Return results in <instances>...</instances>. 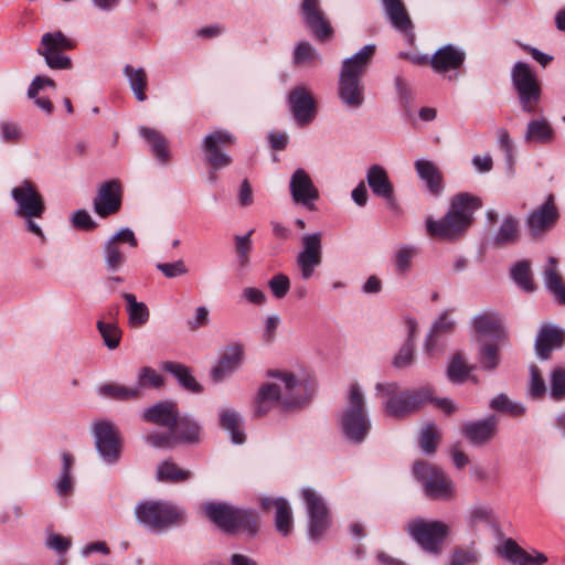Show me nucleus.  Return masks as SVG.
Returning a JSON list of instances; mask_svg holds the SVG:
<instances>
[{"label":"nucleus","mask_w":565,"mask_h":565,"mask_svg":"<svg viewBox=\"0 0 565 565\" xmlns=\"http://www.w3.org/2000/svg\"><path fill=\"white\" fill-rule=\"evenodd\" d=\"M415 169L418 177L428 186L429 191L434 195L440 194L443 190V173L435 163L429 160L420 159L415 162Z\"/></svg>","instance_id":"72a5a7b5"},{"label":"nucleus","mask_w":565,"mask_h":565,"mask_svg":"<svg viewBox=\"0 0 565 565\" xmlns=\"http://www.w3.org/2000/svg\"><path fill=\"white\" fill-rule=\"evenodd\" d=\"M302 498L309 514V536L318 540L330 524L328 508L317 492L311 489L302 490Z\"/></svg>","instance_id":"2eb2a0df"},{"label":"nucleus","mask_w":565,"mask_h":565,"mask_svg":"<svg viewBox=\"0 0 565 565\" xmlns=\"http://www.w3.org/2000/svg\"><path fill=\"white\" fill-rule=\"evenodd\" d=\"M121 207V186L119 181L109 180L102 184L94 199V211L100 217L116 214Z\"/></svg>","instance_id":"6ab92c4d"},{"label":"nucleus","mask_w":565,"mask_h":565,"mask_svg":"<svg viewBox=\"0 0 565 565\" xmlns=\"http://www.w3.org/2000/svg\"><path fill=\"white\" fill-rule=\"evenodd\" d=\"M555 137V131L551 124L545 119L531 120L524 135L526 142L550 143Z\"/></svg>","instance_id":"58836bf2"},{"label":"nucleus","mask_w":565,"mask_h":565,"mask_svg":"<svg viewBox=\"0 0 565 565\" xmlns=\"http://www.w3.org/2000/svg\"><path fill=\"white\" fill-rule=\"evenodd\" d=\"M263 508L266 510L274 508L275 527L279 534L288 536L294 525L292 511L288 501L284 498L264 499Z\"/></svg>","instance_id":"c756f323"},{"label":"nucleus","mask_w":565,"mask_h":565,"mask_svg":"<svg viewBox=\"0 0 565 565\" xmlns=\"http://www.w3.org/2000/svg\"><path fill=\"white\" fill-rule=\"evenodd\" d=\"M97 329L104 340L105 345L109 350L118 348L121 338V331L116 323L99 320L97 322Z\"/></svg>","instance_id":"8fccbe9b"},{"label":"nucleus","mask_w":565,"mask_h":565,"mask_svg":"<svg viewBox=\"0 0 565 565\" xmlns=\"http://www.w3.org/2000/svg\"><path fill=\"white\" fill-rule=\"evenodd\" d=\"M124 299L127 302L128 320L130 326H143L150 317V312L146 303L137 301L136 296L129 292L124 294Z\"/></svg>","instance_id":"ea45409f"},{"label":"nucleus","mask_w":565,"mask_h":565,"mask_svg":"<svg viewBox=\"0 0 565 565\" xmlns=\"http://www.w3.org/2000/svg\"><path fill=\"white\" fill-rule=\"evenodd\" d=\"M366 180L374 195L385 199L388 207L395 213L401 212V206L394 196L393 184L383 167L371 166L367 170Z\"/></svg>","instance_id":"aec40b11"},{"label":"nucleus","mask_w":565,"mask_h":565,"mask_svg":"<svg viewBox=\"0 0 565 565\" xmlns=\"http://www.w3.org/2000/svg\"><path fill=\"white\" fill-rule=\"evenodd\" d=\"M290 110L296 121L303 126L310 124L316 117V104L310 92L298 86L289 94Z\"/></svg>","instance_id":"412c9836"},{"label":"nucleus","mask_w":565,"mask_h":565,"mask_svg":"<svg viewBox=\"0 0 565 565\" xmlns=\"http://www.w3.org/2000/svg\"><path fill=\"white\" fill-rule=\"evenodd\" d=\"M491 408L498 412L507 413L514 417H521L525 414V406L511 401L507 395L495 396L490 404Z\"/></svg>","instance_id":"09e8293b"},{"label":"nucleus","mask_w":565,"mask_h":565,"mask_svg":"<svg viewBox=\"0 0 565 565\" xmlns=\"http://www.w3.org/2000/svg\"><path fill=\"white\" fill-rule=\"evenodd\" d=\"M11 196L15 203V216L26 221L29 232L44 238L41 227L33 221L41 218L45 212L44 198L39 186L33 181L25 179L12 188Z\"/></svg>","instance_id":"0eeeda50"},{"label":"nucleus","mask_w":565,"mask_h":565,"mask_svg":"<svg viewBox=\"0 0 565 565\" xmlns=\"http://www.w3.org/2000/svg\"><path fill=\"white\" fill-rule=\"evenodd\" d=\"M376 391L383 395H392L384 406L386 415L394 418H405L418 411L426 403L433 401L434 392L430 387H420L413 391L396 393L398 385L395 382L377 383Z\"/></svg>","instance_id":"39448f33"},{"label":"nucleus","mask_w":565,"mask_h":565,"mask_svg":"<svg viewBox=\"0 0 565 565\" xmlns=\"http://www.w3.org/2000/svg\"><path fill=\"white\" fill-rule=\"evenodd\" d=\"M498 420L494 416L468 422L461 426V433L475 445L489 443L497 435Z\"/></svg>","instance_id":"393cba45"},{"label":"nucleus","mask_w":565,"mask_h":565,"mask_svg":"<svg viewBox=\"0 0 565 565\" xmlns=\"http://www.w3.org/2000/svg\"><path fill=\"white\" fill-rule=\"evenodd\" d=\"M473 328L480 335L492 338L497 341H504L508 339V333L503 328L502 318L494 311L477 315L473 318Z\"/></svg>","instance_id":"c85d7f7f"},{"label":"nucleus","mask_w":565,"mask_h":565,"mask_svg":"<svg viewBox=\"0 0 565 565\" xmlns=\"http://www.w3.org/2000/svg\"><path fill=\"white\" fill-rule=\"evenodd\" d=\"M305 23L313 36L319 41L329 40L333 35V28L326 17L324 11H321L320 13L307 19Z\"/></svg>","instance_id":"c03bdc74"},{"label":"nucleus","mask_w":565,"mask_h":565,"mask_svg":"<svg viewBox=\"0 0 565 565\" xmlns=\"http://www.w3.org/2000/svg\"><path fill=\"white\" fill-rule=\"evenodd\" d=\"M268 286L273 295L277 299L284 298L289 288H290V281L289 278L284 274L275 275L269 281Z\"/></svg>","instance_id":"69168bd1"},{"label":"nucleus","mask_w":565,"mask_h":565,"mask_svg":"<svg viewBox=\"0 0 565 565\" xmlns=\"http://www.w3.org/2000/svg\"><path fill=\"white\" fill-rule=\"evenodd\" d=\"M73 465V458L68 452L62 454V472L56 481V492L58 495L68 494L73 490V483L71 479V469Z\"/></svg>","instance_id":"de8ad7c7"},{"label":"nucleus","mask_w":565,"mask_h":565,"mask_svg":"<svg viewBox=\"0 0 565 565\" xmlns=\"http://www.w3.org/2000/svg\"><path fill=\"white\" fill-rule=\"evenodd\" d=\"M454 321L449 318L448 312H443L439 318L433 324L429 334L426 339L425 348L430 351L434 347V337L439 333H447L452 331Z\"/></svg>","instance_id":"3c124183"},{"label":"nucleus","mask_w":565,"mask_h":565,"mask_svg":"<svg viewBox=\"0 0 565 565\" xmlns=\"http://www.w3.org/2000/svg\"><path fill=\"white\" fill-rule=\"evenodd\" d=\"M175 445H198L201 443V425L190 416L178 415L170 427Z\"/></svg>","instance_id":"a878e982"},{"label":"nucleus","mask_w":565,"mask_h":565,"mask_svg":"<svg viewBox=\"0 0 565 565\" xmlns=\"http://www.w3.org/2000/svg\"><path fill=\"white\" fill-rule=\"evenodd\" d=\"M162 370L172 374L179 384L189 392L200 393L202 392V385L192 375L189 366L177 363V362H164Z\"/></svg>","instance_id":"f704fd0d"},{"label":"nucleus","mask_w":565,"mask_h":565,"mask_svg":"<svg viewBox=\"0 0 565 565\" xmlns=\"http://www.w3.org/2000/svg\"><path fill=\"white\" fill-rule=\"evenodd\" d=\"M466 58L462 50L448 44L438 49L430 57L429 64L437 73H446L459 68Z\"/></svg>","instance_id":"cd10ccee"},{"label":"nucleus","mask_w":565,"mask_h":565,"mask_svg":"<svg viewBox=\"0 0 565 565\" xmlns=\"http://www.w3.org/2000/svg\"><path fill=\"white\" fill-rule=\"evenodd\" d=\"M99 394L111 399L128 401L140 397V387L111 383L100 386Z\"/></svg>","instance_id":"37998d69"},{"label":"nucleus","mask_w":565,"mask_h":565,"mask_svg":"<svg viewBox=\"0 0 565 565\" xmlns=\"http://www.w3.org/2000/svg\"><path fill=\"white\" fill-rule=\"evenodd\" d=\"M135 514L139 523L163 531L180 524L185 519V511L166 501H143L136 505Z\"/></svg>","instance_id":"6e6552de"},{"label":"nucleus","mask_w":565,"mask_h":565,"mask_svg":"<svg viewBox=\"0 0 565 565\" xmlns=\"http://www.w3.org/2000/svg\"><path fill=\"white\" fill-rule=\"evenodd\" d=\"M220 425L223 429L227 430L234 444H243L246 439L245 433L241 429L242 417L241 415L230 408L220 411Z\"/></svg>","instance_id":"4c0bfd02"},{"label":"nucleus","mask_w":565,"mask_h":565,"mask_svg":"<svg viewBox=\"0 0 565 565\" xmlns=\"http://www.w3.org/2000/svg\"><path fill=\"white\" fill-rule=\"evenodd\" d=\"M565 344V330L553 323H543L535 338V353L541 360H548L553 350Z\"/></svg>","instance_id":"a211bd4d"},{"label":"nucleus","mask_w":565,"mask_h":565,"mask_svg":"<svg viewBox=\"0 0 565 565\" xmlns=\"http://www.w3.org/2000/svg\"><path fill=\"white\" fill-rule=\"evenodd\" d=\"M202 510L225 533L244 532L254 536L258 532L259 519L254 511L238 509L227 503L214 502L203 504Z\"/></svg>","instance_id":"20e7f679"},{"label":"nucleus","mask_w":565,"mask_h":565,"mask_svg":"<svg viewBox=\"0 0 565 565\" xmlns=\"http://www.w3.org/2000/svg\"><path fill=\"white\" fill-rule=\"evenodd\" d=\"M544 284L555 300L565 306V282L557 268V259L550 257L543 274Z\"/></svg>","instance_id":"473e14b6"},{"label":"nucleus","mask_w":565,"mask_h":565,"mask_svg":"<svg viewBox=\"0 0 565 565\" xmlns=\"http://www.w3.org/2000/svg\"><path fill=\"white\" fill-rule=\"evenodd\" d=\"M341 426L344 436L354 444L363 443L371 430L364 394L358 383H352L349 386Z\"/></svg>","instance_id":"423d86ee"},{"label":"nucleus","mask_w":565,"mask_h":565,"mask_svg":"<svg viewBox=\"0 0 565 565\" xmlns=\"http://www.w3.org/2000/svg\"><path fill=\"white\" fill-rule=\"evenodd\" d=\"M551 382V396L555 401H561L565 397V369L562 366L555 367L550 377Z\"/></svg>","instance_id":"5fc2aeb1"},{"label":"nucleus","mask_w":565,"mask_h":565,"mask_svg":"<svg viewBox=\"0 0 565 565\" xmlns=\"http://www.w3.org/2000/svg\"><path fill=\"white\" fill-rule=\"evenodd\" d=\"M519 234V221L515 217L508 215L503 218L494 236V243L499 246L513 244L518 241Z\"/></svg>","instance_id":"a19ab883"},{"label":"nucleus","mask_w":565,"mask_h":565,"mask_svg":"<svg viewBox=\"0 0 565 565\" xmlns=\"http://www.w3.org/2000/svg\"><path fill=\"white\" fill-rule=\"evenodd\" d=\"M511 81L522 110L535 115L542 96L541 83L532 67L516 62L511 70Z\"/></svg>","instance_id":"1a4fd4ad"},{"label":"nucleus","mask_w":565,"mask_h":565,"mask_svg":"<svg viewBox=\"0 0 565 565\" xmlns=\"http://www.w3.org/2000/svg\"><path fill=\"white\" fill-rule=\"evenodd\" d=\"M235 143V137L227 130H214L207 134L201 143L205 162L213 169L209 179L216 180L215 171L226 168L232 163V157L225 151Z\"/></svg>","instance_id":"9b49d317"},{"label":"nucleus","mask_w":565,"mask_h":565,"mask_svg":"<svg viewBox=\"0 0 565 565\" xmlns=\"http://www.w3.org/2000/svg\"><path fill=\"white\" fill-rule=\"evenodd\" d=\"M192 472L188 469L181 468L172 460H164L157 467L156 478L161 482L181 483L189 480Z\"/></svg>","instance_id":"e433bc0d"},{"label":"nucleus","mask_w":565,"mask_h":565,"mask_svg":"<svg viewBox=\"0 0 565 565\" xmlns=\"http://www.w3.org/2000/svg\"><path fill=\"white\" fill-rule=\"evenodd\" d=\"M406 532L425 552L438 555L449 526L441 521L417 519L407 524Z\"/></svg>","instance_id":"9d476101"},{"label":"nucleus","mask_w":565,"mask_h":565,"mask_svg":"<svg viewBox=\"0 0 565 565\" xmlns=\"http://www.w3.org/2000/svg\"><path fill=\"white\" fill-rule=\"evenodd\" d=\"M139 134L150 145L151 151L157 159L162 163H167L170 159L167 138L160 131L148 127H141Z\"/></svg>","instance_id":"c9c22d12"},{"label":"nucleus","mask_w":565,"mask_h":565,"mask_svg":"<svg viewBox=\"0 0 565 565\" xmlns=\"http://www.w3.org/2000/svg\"><path fill=\"white\" fill-rule=\"evenodd\" d=\"M501 555L513 565H542L547 557L537 551L527 553L513 539H507L500 550Z\"/></svg>","instance_id":"bb28decb"},{"label":"nucleus","mask_w":565,"mask_h":565,"mask_svg":"<svg viewBox=\"0 0 565 565\" xmlns=\"http://www.w3.org/2000/svg\"><path fill=\"white\" fill-rule=\"evenodd\" d=\"M511 277L524 291H533L535 286L532 280L531 265L527 260L518 262L511 268Z\"/></svg>","instance_id":"a18cd8bd"},{"label":"nucleus","mask_w":565,"mask_h":565,"mask_svg":"<svg viewBox=\"0 0 565 565\" xmlns=\"http://www.w3.org/2000/svg\"><path fill=\"white\" fill-rule=\"evenodd\" d=\"M315 60H320V54L309 42L303 41L296 45L294 51V62L296 64H303Z\"/></svg>","instance_id":"13d9d810"},{"label":"nucleus","mask_w":565,"mask_h":565,"mask_svg":"<svg viewBox=\"0 0 565 565\" xmlns=\"http://www.w3.org/2000/svg\"><path fill=\"white\" fill-rule=\"evenodd\" d=\"M289 189L295 203L302 204L309 210L315 209L313 203L319 199V191L308 172L297 169L290 178Z\"/></svg>","instance_id":"f3484780"},{"label":"nucleus","mask_w":565,"mask_h":565,"mask_svg":"<svg viewBox=\"0 0 565 565\" xmlns=\"http://www.w3.org/2000/svg\"><path fill=\"white\" fill-rule=\"evenodd\" d=\"M544 284L555 300L565 306V282L557 268V259L550 257L543 274Z\"/></svg>","instance_id":"2f4dec72"},{"label":"nucleus","mask_w":565,"mask_h":565,"mask_svg":"<svg viewBox=\"0 0 565 565\" xmlns=\"http://www.w3.org/2000/svg\"><path fill=\"white\" fill-rule=\"evenodd\" d=\"M414 342L406 341L399 349L398 353L393 359V365L397 369H403L412 364L414 360Z\"/></svg>","instance_id":"e2e57ef3"},{"label":"nucleus","mask_w":565,"mask_h":565,"mask_svg":"<svg viewBox=\"0 0 565 565\" xmlns=\"http://www.w3.org/2000/svg\"><path fill=\"white\" fill-rule=\"evenodd\" d=\"M439 434L434 424H427L422 429L420 446L426 454L435 452Z\"/></svg>","instance_id":"4d7b16f0"},{"label":"nucleus","mask_w":565,"mask_h":565,"mask_svg":"<svg viewBox=\"0 0 565 565\" xmlns=\"http://www.w3.org/2000/svg\"><path fill=\"white\" fill-rule=\"evenodd\" d=\"M72 223L74 227L78 230H93L96 227V223L92 220L89 213L86 210H77L72 215Z\"/></svg>","instance_id":"774afa93"},{"label":"nucleus","mask_w":565,"mask_h":565,"mask_svg":"<svg viewBox=\"0 0 565 565\" xmlns=\"http://www.w3.org/2000/svg\"><path fill=\"white\" fill-rule=\"evenodd\" d=\"M478 556L472 550L458 548L454 552L449 565H475Z\"/></svg>","instance_id":"338daca9"},{"label":"nucleus","mask_w":565,"mask_h":565,"mask_svg":"<svg viewBox=\"0 0 565 565\" xmlns=\"http://www.w3.org/2000/svg\"><path fill=\"white\" fill-rule=\"evenodd\" d=\"M558 218V212L554 203V196L548 195L547 200L527 217V226L533 235H539L552 227Z\"/></svg>","instance_id":"b1692460"},{"label":"nucleus","mask_w":565,"mask_h":565,"mask_svg":"<svg viewBox=\"0 0 565 565\" xmlns=\"http://www.w3.org/2000/svg\"><path fill=\"white\" fill-rule=\"evenodd\" d=\"M302 249L296 257L301 277L309 279L315 269L322 263V234L320 232L306 234L301 238Z\"/></svg>","instance_id":"4468645a"},{"label":"nucleus","mask_w":565,"mask_h":565,"mask_svg":"<svg viewBox=\"0 0 565 565\" xmlns=\"http://www.w3.org/2000/svg\"><path fill=\"white\" fill-rule=\"evenodd\" d=\"M529 392L536 399L542 398L546 393L545 381L536 365H532L530 369Z\"/></svg>","instance_id":"6e6d98bb"},{"label":"nucleus","mask_w":565,"mask_h":565,"mask_svg":"<svg viewBox=\"0 0 565 565\" xmlns=\"http://www.w3.org/2000/svg\"><path fill=\"white\" fill-rule=\"evenodd\" d=\"M156 267L164 277L170 279L184 276L189 273V269L182 259L173 263H158Z\"/></svg>","instance_id":"052dcab7"},{"label":"nucleus","mask_w":565,"mask_h":565,"mask_svg":"<svg viewBox=\"0 0 565 565\" xmlns=\"http://www.w3.org/2000/svg\"><path fill=\"white\" fill-rule=\"evenodd\" d=\"M244 358V347L241 343L227 345L215 366L211 370V377L215 383L223 382L241 365Z\"/></svg>","instance_id":"4be33fe9"},{"label":"nucleus","mask_w":565,"mask_h":565,"mask_svg":"<svg viewBox=\"0 0 565 565\" xmlns=\"http://www.w3.org/2000/svg\"><path fill=\"white\" fill-rule=\"evenodd\" d=\"M146 443L156 448H173L175 443L171 429L168 433H152L146 436Z\"/></svg>","instance_id":"0e129e2a"},{"label":"nucleus","mask_w":565,"mask_h":565,"mask_svg":"<svg viewBox=\"0 0 565 565\" xmlns=\"http://www.w3.org/2000/svg\"><path fill=\"white\" fill-rule=\"evenodd\" d=\"M124 73L128 77L130 88L134 92L137 100L145 102L147 99L145 92L147 87V75L145 70L134 68L130 65H126Z\"/></svg>","instance_id":"79ce46f5"},{"label":"nucleus","mask_w":565,"mask_h":565,"mask_svg":"<svg viewBox=\"0 0 565 565\" xmlns=\"http://www.w3.org/2000/svg\"><path fill=\"white\" fill-rule=\"evenodd\" d=\"M74 46V41L68 39L62 31L49 32L42 35L38 53L45 58L50 68L68 70L72 67V61L63 52L72 50Z\"/></svg>","instance_id":"ddd939ff"},{"label":"nucleus","mask_w":565,"mask_h":565,"mask_svg":"<svg viewBox=\"0 0 565 565\" xmlns=\"http://www.w3.org/2000/svg\"><path fill=\"white\" fill-rule=\"evenodd\" d=\"M178 415L179 412L175 403L159 402L143 409L142 419L147 423L168 427L170 429Z\"/></svg>","instance_id":"7c9ffc66"},{"label":"nucleus","mask_w":565,"mask_h":565,"mask_svg":"<svg viewBox=\"0 0 565 565\" xmlns=\"http://www.w3.org/2000/svg\"><path fill=\"white\" fill-rule=\"evenodd\" d=\"M96 449L107 462H115L120 455V440L116 427L109 422L94 425Z\"/></svg>","instance_id":"dca6fc26"},{"label":"nucleus","mask_w":565,"mask_h":565,"mask_svg":"<svg viewBox=\"0 0 565 565\" xmlns=\"http://www.w3.org/2000/svg\"><path fill=\"white\" fill-rule=\"evenodd\" d=\"M417 254L414 246L403 245L395 253V266L399 274H405L412 266V259Z\"/></svg>","instance_id":"603ef678"},{"label":"nucleus","mask_w":565,"mask_h":565,"mask_svg":"<svg viewBox=\"0 0 565 565\" xmlns=\"http://www.w3.org/2000/svg\"><path fill=\"white\" fill-rule=\"evenodd\" d=\"M104 255L108 271L114 273L119 270L126 262L121 247L118 244H115V241H107L105 243Z\"/></svg>","instance_id":"49530a36"},{"label":"nucleus","mask_w":565,"mask_h":565,"mask_svg":"<svg viewBox=\"0 0 565 565\" xmlns=\"http://www.w3.org/2000/svg\"><path fill=\"white\" fill-rule=\"evenodd\" d=\"M414 475L431 499L447 500L454 495L455 487L450 478L438 467L419 461L414 465Z\"/></svg>","instance_id":"f8f14e48"},{"label":"nucleus","mask_w":565,"mask_h":565,"mask_svg":"<svg viewBox=\"0 0 565 565\" xmlns=\"http://www.w3.org/2000/svg\"><path fill=\"white\" fill-rule=\"evenodd\" d=\"M469 371L463 360L456 355L449 364L448 377L454 383H461L467 379Z\"/></svg>","instance_id":"bf43d9fd"},{"label":"nucleus","mask_w":565,"mask_h":565,"mask_svg":"<svg viewBox=\"0 0 565 565\" xmlns=\"http://www.w3.org/2000/svg\"><path fill=\"white\" fill-rule=\"evenodd\" d=\"M480 363L486 370L492 371L497 369L500 363L498 348L492 344H484L481 348Z\"/></svg>","instance_id":"680f3d73"},{"label":"nucleus","mask_w":565,"mask_h":565,"mask_svg":"<svg viewBox=\"0 0 565 565\" xmlns=\"http://www.w3.org/2000/svg\"><path fill=\"white\" fill-rule=\"evenodd\" d=\"M376 52L375 44H366L352 56L342 62L339 74L338 93L342 103L351 108H359L364 102L362 77L365 75Z\"/></svg>","instance_id":"7ed1b4c3"},{"label":"nucleus","mask_w":565,"mask_h":565,"mask_svg":"<svg viewBox=\"0 0 565 565\" xmlns=\"http://www.w3.org/2000/svg\"><path fill=\"white\" fill-rule=\"evenodd\" d=\"M163 384H164V380H163L162 375L157 373L156 370H153L149 366H145L139 372L138 383L136 386L140 387V392H141L142 388H145V387L158 388V387L163 386Z\"/></svg>","instance_id":"864d4df0"},{"label":"nucleus","mask_w":565,"mask_h":565,"mask_svg":"<svg viewBox=\"0 0 565 565\" xmlns=\"http://www.w3.org/2000/svg\"><path fill=\"white\" fill-rule=\"evenodd\" d=\"M387 18L394 29L403 33L406 42L415 41L414 25L402 0H382Z\"/></svg>","instance_id":"5701e85b"},{"label":"nucleus","mask_w":565,"mask_h":565,"mask_svg":"<svg viewBox=\"0 0 565 565\" xmlns=\"http://www.w3.org/2000/svg\"><path fill=\"white\" fill-rule=\"evenodd\" d=\"M481 206L482 201L479 196L459 193L451 199L449 210L441 218L426 220L427 232L435 238L456 239L471 226L473 214Z\"/></svg>","instance_id":"f03ea898"},{"label":"nucleus","mask_w":565,"mask_h":565,"mask_svg":"<svg viewBox=\"0 0 565 565\" xmlns=\"http://www.w3.org/2000/svg\"><path fill=\"white\" fill-rule=\"evenodd\" d=\"M267 375L276 381L260 386L255 404L257 417L266 415L276 405L285 411L295 409L310 398L307 381L292 372L269 370Z\"/></svg>","instance_id":"f257e3e1"}]
</instances>
